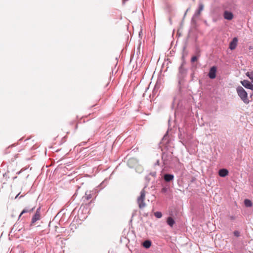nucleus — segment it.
Instances as JSON below:
<instances>
[{
  "label": "nucleus",
  "mask_w": 253,
  "mask_h": 253,
  "mask_svg": "<svg viewBox=\"0 0 253 253\" xmlns=\"http://www.w3.org/2000/svg\"><path fill=\"white\" fill-rule=\"evenodd\" d=\"M237 92L238 93V96L240 97L241 99L245 103V104H249L250 100L248 97V94L244 88L239 86L237 87Z\"/></svg>",
  "instance_id": "1"
},
{
  "label": "nucleus",
  "mask_w": 253,
  "mask_h": 253,
  "mask_svg": "<svg viewBox=\"0 0 253 253\" xmlns=\"http://www.w3.org/2000/svg\"><path fill=\"white\" fill-rule=\"evenodd\" d=\"M145 198V187L141 191L140 196L137 198V202L139 206V208L141 209L145 207V203L144 201Z\"/></svg>",
  "instance_id": "2"
},
{
  "label": "nucleus",
  "mask_w": 253,
  "mask_h": 253,
  "mask_svg": "<svg viewBox=\"0 0 253 253\" xmlns=\"http://www.w3.org/2000/svg\"><path fill=\"white\" fill-rule=\"evenodd\" d=\"M184 64L185 62H183L178 69V73L177 74V77L179 81L182 80L184 78H185L187 74V69L183 67Z\"/></svg>",
  "instance_id": "3"
},
{
  "label": "nucleus",
  "mask_w": 253,
  "mask_h": 253,
  "mask_svg": "<svg viewBox=\"0 0 253 253\" xmlns=\"http://www.w3.org/2000/svg\"><path fill=\"white\" fill-rule=\"evenodd\" d=\"M162 159L165 165H168L170 164L172 159L171 155L166 153H163L162 156Z\"/></svg>",
  "instance_id": "4"
},
{
  "label": "nucleus",
  "mask_w": 253,
  "mask_h": 253,
  "mask_svg": "<svg viewBox=\"0 0 253 253\" xmlns=\"http://www.w3.org/2000/svg\"><path fill=\"white\" fill-rule=\"evenodd\" d=\"M216 67L212 66L210 69L208 76L211 79H214L216 77Z\"/></svg>",
  "instance_id": "5"
},
{
  "label": "nucleus",
  "mask_w": 253,
  "mask_h": 253,
  "mask_svg": "<svg viewBox=\"0 0 253 253\" xmlns=\"http://www.w3.org/2000/svg\"><path fill=\"white\" fill-rule=\"evenodd\" d=\"M241 83L246 88L253 90V84L248 80H244L241 81Z\"/></svg>",
  "instance_id": "6"
},
{
  "label": "nucleus",
  "mask_w": 253,
  "mask_h": 253,
  "mask_svg": "<svg viewBox=\"0 0 253 253\" xmlns=\"http://www.w3.org/2000/svg\"><path fill=\"white\" fill-rule=\"evenodd\" d=\"M93 192L92 191H86L85 193L84 196L82 198V200L84 202H86L89 199H90L92 197Z\"/></svg>",
  "instance_id": "7"
},
{
  "label": "nucleus",
  "mask_w": 253,
  "mask_h": 253,
  "mask_svg": "<svg viewBox=\"0 0 253 253\" xmlns=\"http://www.w3.org/2000/svg\"><path fill=\"white\" fill-rule=\"evenodd\" d=\"M238 38L236 37H234L232 41L229 43V48L231 50H234L236 48L237 43H238Z\"/></svg>",
  "instance_id": "8"
},
{
  "label": "nucleus",
  "mask_w": 253,
  "mask_h": 253,
  "mask_svg": "<svg viewBox=\"0 0 253 253\" xmlns=\"http://www.w3.org/2000/svg\"><path fill=\"white\" fill-rule=\"evenodd\" d=\"M203 8L204 5L202 3H200L199 4L198 9L195 12V13L193 15V18L192 19V21H194V17H197L200 15V14H201V12L203 10Z\"/></svg>",
  "instance_id": "9"
},
{
  "label": "nucleus",
  "mask_w": 253,
  "mask_h": 253,
  "mask_svg": "<svg viewBox=\"0 0 253 253\" xmlns=\"http://www.w3.org/2000/svg\"><path fill=\"white\" fill-rule=\"evenodd\" d=\"M163 178L166 182H169L173 180L174 175L172 174L166 173L164 175Z\"/></svg>",
  "instance_id": "10"
},
{
  "label": "nucleus",
  "mask_w": 253,
  "mask_h": 253,
  "mask_svg": "<svg viewBox=\"0 0 253 253\" xmlns=\"http://www.w3.org/2000/svg\"><path fill=\"white\" fill-rule=\"evenodd\" d=\"M224 18L225 19L231 20L233 18V14L231 12L225 11L223 13Z\"/></svg>",
  "instance_id": "11"
},
{
  "label": "nucleus",
  "mask_w": 253,
  "mask_h": 253,
  "mask_svg": "<svg viewBox=\"0 0 253 253\" xmlns=\"http://www.w3.org/2000/svg\"><path fill=\"white\" fill-rule=\"evenodd\" d=\"M41 218V214L35 213L32 218L31 225H33L37 221Z\"/></svg>",
  "instance_id": "12"
},
{
  "label": "nucleus",
  "mask_w": 253,
  "mask_h": 253,
  "mask_svg": "<svg viewBox=\"0 0 253 253\" xmlns=\"http://www.w3.org/2000/svg\"><path fill=\"white\" fill-rule=\"evenodd\" d=\"M228 174V171L225 169H222L219 170L218 174L220 176L224 177L227 175Z\"/></svg>",
  "instance_id": "13"
},
{
  "label": "nucleus",
  "mask_w": 253,
  "mask_h": 253,
  "mask_svg": "<svg viewBox=\"0 0 253 253\" xmlns=\"http://www.w3.org/2000/svg\"><path fill=\"white\" fill-rule=\"evenodd\" d=\"M179 134H178V137L181 140L180 141L182 142V143L185 145V134L184 132L183 131V134L182 132V131L180 128H179Z\"/></svg>",
  "instance_id": "14"
},
{
  "label": "nucleus",
  "mask_w": 253,
  "mask_h": 253,
  "mask_svg": "<svg viewBox=\"0 0 253 253\" xmlns=\"http://www.w3.org/2000/svg\"><path fill=\"white\" fill-rule=\"evenodd\" d=\"M35 207H33V208H32L31 209H29V208H25L22 211V212H21L20 214L19 215V218H20V217L21 216V215L25 213H27V212H32L33 211H34V209Z\"/></svg>",
  "instance_id": "15"
},
{
  "label": "nucleus",
  "mask_w": 253,
  "mask_h": 253,
  "mask_svg": "<svg viewBox=\"0 0 253 253\" xmlns=\"http://www.w3.org/2000/svg\"><path fill=\"white\" fill-rule=\"evenodd\" d=\"M167 223L170 227H172L175 223L174 220L171 217H169L167 220Z\"/></svg>",
  "instance_id": "16"
},
{
  "label": "nucleus",
  "mask_w": 253,
  "mask_h": 253,
  "mask_svg": "<svg viewBox=\"0 0 253 253\" xmlns=\"http://www.w3.org/2000/svg\"><path fill=\"white\" fill-rule=\"evenodd\" d=\"M151 246V242L149 240H146L143 243V246L146 248L148 249Z\"/></svg>",
  "instance_id": "17"
},
{
  "label": "nucleus",
  "mask_w": 253,
  "mask_h": 253,
  "mask_svg": "<svg viewBox=\"0 0 253 253\" xmlns=\"http://www.w3.org/2000/svg\"><path fill=\"white\" fill-rule=\"evenodd\" d=\"M244 204L247 207H251L253 205L251 201L249 199H245L244 200Z\"/></svg>",
  "instance_id": "18"
},
{
  "label": "nucleus",
  "mask_w": 253,
  "mask_h": 253,
  "mask_svg": "<svg viewBox=\"0 0 253 253\" xmlns=\"http://www.w3.org/2000/svg\"><path fill=\"white\" fill-rule=\"evenodd\" d=\"M246 76L249 78L252 82L253 83V71L248 72L246 74Z\"/></svg>",
  "instance_id": "19"
},
{
  "label": "nucleus",
  "mask_w": 253,
  "mask_h": 253,
  "mask_svg": "<svg viewBox=\"0 0 253 253\" xmlns=\"http://www.w3.org/2000/svg\"><path fill=\"white\" fill-rule=\"evenodd\" d=\"M200 55L199 53H198L197 56H194L191 58V62H194L196 61L198 58L200 57Z\"/></svg>",
  "instance_id": "20"
},
{
  "label": "nucleus",
  "mask_w": 253,
  "mask_h": 253,
  "mask_svg": "<svg viewBox=\"0 0 253 253\" xmlns=\"http://www.w3.org/2000/svg\"><path fill=\"white\" fill-rule=\"evenodd\" d=\"M154 215L158 218L162 217V213L160 211H156L154 213Z\"/></svg>",
  "instance_id": "21"
},
{
  "label": "nucleus",
  "mask_w": 253,
  "mask_h": 253,
  "mask_svg": "<svg viewBox=\"0 0 253 253\" xmlns=\"http://www.w3.org/2000/svg\"><path fill=\"white\" fill-rule=\"evenodd\" d=\"M228 217L231 220H234L236 219V216L233 215H230L228 216Z\"/></svg>",
  "instance_id": "22"
},
{
  "label": "nucleus",
  "mask_w": 253,
  "mask_h": 253,
  "mask_svg": "<svg viewBox=\"0 0 253 253\" xmlns=\"http://www.w3.org/2000/svg\"><path fill=\"white\" fill-rule=\"evenodd\" d=\"M233 234H234V236L237 237H238L240 236V233L238 231H234Z\"/></svg>",
  "instance_id": "23"
},
{
  "label": "nucleus",
  "mask_w": 253,
  "mask_h": 253,
  "mask_svg": "<svg viewBox=\"0 0 253 253\" xmlns=\"http://www.w3.org/2000/svg\"><path fill=\"white\" fill-rule=\"evenodd\" d=\"M168 191V188L166 187H163L161 190V192L163 193H165Z\"/></svg>",
  "instance_id": "24"
},
{
  "label": "nucleus",
  "mask_w": 253,
  "mask_h": 253,
  "mask_svg": "<svg viewBox=\"0 0 253 253\" xmlns=\"http://www.w3.org/2000/svg\"><path fill=\"white\" fill-rule=\"evenodd\" d=\"M40 211H41V208L39 207L37 209V211H36V212L35 213H39V214H41L40 213Z\"/></svg>",
  "instance_id": "25"
},
{
  "label": "nucleus",
  "mask_w": 253,
  "mask_h": 253,
  "mask_svg": "<svg viewBox=\"0 0 253 253\" xmlns=\"http://www.w3.org/2000/svg\"><path fill=\"white\" fill-rule=\"evenodd\" d=\"M13 229H14V228H13L11 229V231H10V234H9V235H11V236H12V234L13 233H14V231H13Z\"/></svg>",
  "instance_id": "26"
},
{
  "label": "nucleus",
  "mask_w": 253,
  "mask_h": 253,
  "mask_svg": "<svg viewBox=\"0 0 253 253\" xmlns=\"http://www.w3.org/2000/svg\"><path fill=\"white\" fill-rule=\"evenodd\" d=\"M160 165V161L159 160H158L156 162V163L155 164V165L156 166V165H158L159 166Z\"/></svg>",
  "instance_id": "27"
},
{
  "label": "nucleus",
  "mask_w": 253,
  "mask_h": 253,
  "mask_svg": "<svg viewBox=\"0 0 253 253\" xmlns=\"http://www.w3.org/2000/svg\"><path fill=\"white\" fill-rule=\"evenodd\" d=\"M189 10V8L187 9V10L186 11L185 13V15H186L187 12L188 11V10Z\"/></svg>",
  "instance_id": "28"
},
{
  "label": "nucleus",
  "mask_w": 253,
  "mask_h": 253,
  "mask_svg": "<svg viewBox=\"0 0 253 253\" xmlns=\"http://www.w3.org/2000/svg\"><path fill=\"white\" fill-rule=\"evenodd\" d=\"M19 194H20V193L17 194V195H16V197H18V196L19 195Z\"/></svg>",
  "instance_id": "29"
}]
</instances>
